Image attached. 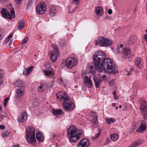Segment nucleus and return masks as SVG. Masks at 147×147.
<instances>
[{"label":"nucleus","mask_w":147,"mask_h":147,"mask_svg":"<svg viewBox=\"0 0 147 147\" xmlns=\"http://www.w3.org/2000/svg\"><path fill=\"white\" fill-rule=\"evenodd\" d=\"M46 4L43 2H41L37 5L36 9L37 13L40 14H43L46 9Z\"/></svg>","instance_id":"nucleus-8"},{"label":"nucleus","mask_w":147,"mask_h":147,"mask_svg":"<svg viewBox=\"0 0 147 147\" xmlns=\"http://www.w3.org/2000/svg\"><path fill=\"white\" fill-rule=\"evenodd\" d=\"M3 70H0V85H1L3 82L2 78L3 76Z\"/></svg>","instance_id":"nucleus-34"},{"label":"nucleus","mask_w":147,"mask_h":147,"mask_svg":"<svg viewBox=\"0 0 147 147\" xmlns=\"http://www.w3.org/2000/svg\"><path fill=\"white\" fill-rule=\"evenodd\" d=\"M23 74L24 75H29L27 69L25 68L23 72Z\"/></svg>","instance_id":"nucleus-39"},{"label":"nucleus","mask_w":147,"mask_h":147,"mask_svg":"<svg viewBox=\"0 0 147 147\" xmlns=\"http://www.w3.org/2000/svg\"><path fill=\"white\" fill-rule=\"evenodd\" d=\"M72 3L74 4H77L78 3L79 0H73Z\"/></svg>","instance_id":"nucleus-44"},{"label":"nucleus","mask_w":147,"mask_h":147,"mask_svg":"<svg viewBox=\"0 0 147 147\" xmlns=\"http://www.w3.org/2000/svg\"><path fill=\"white\" fill-rule=\"evenodd\" d=\"M94 79L95 87L97 88H98L100 86V82L101 81H100V80L96 79L95 78H94Z\"/></svg>","instance_id":"nucleus-29"},{"label":"nucleus","mask_w":147,"mask_h":147,"mask_svg":"<svg viewBox=\"0 0 147 147\" xmlns=\"http://www.w3.org/2000/svg\"><path fill=\"white\" fill-rule=\"evenodd\" d=\"M3 38V37L2 36L1 34H0V40H1Z\"/></svg>","instance_id":"nucleus-60"},{"label":"nucleus","mask_w":147,"mask_h":147,"mask_svg":"<svg viewBox=\"0 0 147 147\" xmlns=\"http://www.w3.org/2000/svg\"><path fill=\"white\" fill-rule=\"evenodd\" d=\"M27 119V114L23 112L20 115L18 119L19 122L21 123H24Z\"/></svg>","instance_id":"nucleus-15"},{"label":"nucleus","mask_w":147,"mask_h":147,"mask_svg":"<svg viewBox=\"0 0 147 147\" xmlns=\"http://www.w3.org/2000/svg\"><path fill=\"white\" fill-rule=\"evenodd\" d=\"M85 85L88 88H92L93 84L92 83L90 77H88L87 76L85 75L83 77Z\"/></svg>","instance_id":"nucleus-12"},{"label":"nucleus","mask_w":147,"mask_h":147,"mask_svg":"<svg viewBox=\"0 0 147 147\" xmlns=\"http://www.w3.org/2000/svg\"><path fill=\"white\" fill-rule=\"evenodd\" d=\"M113 95L114 98L116 100H117L118 99V97L117 95L116 92H115L113 93Z\"/></svg>","instance_id":"nucleus-42"},{"label":"nucleus","mask_w":147,"mask_h":147,"mask_svg":"<svg viewBox=\"0 0 147 147\" xmlns=\"http://www.w3.org/2000/svg\"><path fill=\"white\" fill-rule=\"evenodd\" d=\"M136 39V36H131L129 39L128 40V43L130 45H132Z\"/></svg>","instance_id":"nucleus-27"},{"label":"nucleus","mask_w":147,"mask_h":147,"mask_svg":"<svg viewBox=\"0 0 147 147\" xmlns=\"http://www.w3.org/2000/svg\"><path fill=\"white\" fill-rule=\"evenodd\" d=\"M12 44V41L11 40L9 42V45H11Z\"/></svg>","instance_id":"nucleus-57"},{"label":"nucleus","mask_w":147,"mask_h":147,"mask_svg":"<svg viewBox=\"0 0 147 147\" xmlns=\"http://www.w3.org/2000/svg\"><path fill=\"white\" fill-rule=\"evenodd\" d=\"M103 10L100 7H98L95 9V13L96 15L101 16L102 15Z\"/></svg>","instance_id":"nucleus-22"},{"label":"nucleus","mask_w":147,"mask_h":147,"mask_svg":"<svg viewBox=\"0 0 147 147\" xmlns=\"http://www.w3.org/2000/svg\"><path fill=\"white\" fill-rule=\"evenodd\" d=\"M24 19H21L18 23V28L20 30H21L22 29L24 28Z\"/></svg>","instance_id":"nucleus-25"},{"label":"nucleus","mask_w":147,"mask_h":147,"mask_svg":"<svg viewBox=\"0 0 147 147\" xmlns=\"http://www.w3.org/2000/svg\"><path fill=\"white\" fill-rule=\"evenodd\" d=\"M89 144V141L88 139L83 138L80 141L78 146V147H88Z\"/></svg>","instance_id":"nucleus-13"},{"label":"nucleus","mask_w":147,"mask_h":147,"mask_svg":"<svg viewBox=\"0 0 147 147\" xmlns=\"http://www.w3.org/2000/svg\"><path fill=\"white\" fill-rule=\"evenodd\" d=\"M98 129L99 130V131L98 133L96 134V138H96V139L99 136L100 134V133H101L100 131V129Z\"/></svg>","instance_id":"nucleus-43"},{"label":"nucleus","mask_w":147,"mask_h":147,"mask_svg":"<svg viewBox=\"0 0 147 147\" xmlns=\"http://www.w3.org/2000/svg\"><path fill=\"white\" fill-rule=\"evenodd\" d=\"M57 98L61 101L63 102L68 101L69 98L67 96L66 93L64 91L59 92L56 94Z\"/></svg>","instance_id":"nucleus-9"},{"label":"nucleus","mask_w":147,"mask_h":147,"mask_svg":"<svg viewBox=\"0 0 147 147\" xmlns=\"http://www.w3.org/2000/svg\"><path fill=\"white\" fill-rule=\"evenodd\" d=\"M106 76L105 75H102L100 78V81L103 82L104 80H105L106 79Z\"/></svg>","instance_id":"nucleus-36"},{"label":"nucleus","mask_w":147,"mask_h":147,"mask_svg":"<svg viewBox=\"0 0 147 147\" xmlns=\"http://www.w3.org/2000/svg\"><path fill=\"white\" fill-rule=\"evenodd\" d=\"M107 144L110 141V139L109 138H107L106 139Z\"/></svg>","instance_id":"nucleus-54"},{"label":"nucleus","mask_w":147,"mask_h":147,"mask_svg":"<svg viewBox=\"0 0 147 147\" xmlns=\"http://www.w3.org/2000/svg\"><path fill=\"white\" fill-rule=\"evenodd\" d=\"M65 45V43L64 42H63L62 43V46L61 47H63Z\"/></svg>","instance_id":"nucleus-59"},{"label":"nucleus","mask_w":147,"mask_h":147,"mask_svg":"<svg viewBox=\"0 0 147 147\" xmlns=\"http://www.w3.org/2000/svg\"><path fill=\"white\" fill-rule=\"evenodd\" d=\"M143 117L146 120H147V112L143 113Z\"/></svg>","instance_id":"nucleus-41"},{"label":"nucleus","mask_w":147,"mask_h":147,"mask_svg":"<svg viewBox=\"0 0 147 147\" xmlns=\"http://www.w3.org/2000/svg\"><path fill=\"white\" fill-rule=\"evenodd\" d=\"M9 134V132L6 131H4L2 134V136L3 137H7Z\"/></svg>","instance_id":"nucleus-35"},{"label":"nucleus","mask_w":147,"mask_h":147,"mask_svg":"<svg viewBox=\"0 0 147 147\" xmlns=\"http://www.w3.org/2000/svg\"><path fill=\"white\" fill-rule=\"evenodd\" d=\"M115 109L117 110L118 109V107H115Z\"/></svg>","instance_id":"nucleus-63"},{"label":"nucleus","mask_w":147,"mask_h":147,"mask_svg":"<svg viewBox=\"0 0 147 147\" xmlns=\"http://www.w3.org/2000/svg\"><path fill=\"white\" fill-rule=\"evenodd\" d=\"M9 100V98L7 97L6 98H5L4 100V102H5L7 103V102L8 101V100Z\"/></svg>","instance_id":"nucleus-49"},{"label":"nucleus","mask_w":147,"mask_h":147,"mask_svg":"<svg viewBox=\"0 0 147 147\" xmlns=\"http://www.w3.org/2000/svg\"><path fill=\"white\" fill-rule=\"evenodd\" d=\"M15 85L18 87L22 88L24 86L23 82L22 80H18L16 81Z\"/></svg>","instance_id":"nucleus-26"},{"label":"nucleus","mask_w":147,"mask_h":147,"mask_svg":"<svg viewBox=\"0 0 147 147\" xmlns=\"http://www.w3.org/2000/svg\"><path fill=\"white\" fill-rule=\"evenodd\" d=\"M33 68L34 67L33 66H31V67H29L27 69V70L29 74V73L31 72Z\"/></svg>","instance_id":"nucleus-38"},{"label":"nucleus","mask_w":147,"mask_h":147,"mask_svg":"<svg viewBox=\"0 0 147 147\" xmlns=\"http://www.w3.org/2000/svg\"><path fill=\"white\" fill-rule=\"evenodd\" d=\"M9 40H10L9 39H8L7 38L5 40L4 43L5 44L7 43Z\"/></svg>","instance_id":"nucleus-47"},{"label":"nucleus","mask_w":147,"mask_h":147,"mask_svg":"<svg viewBox=\"0 0 147 147\" xmlns=\"http://www.w3.org/2000/svg\"><path fill=\"white\" fill-rule=\"evenodd\" d=\"M28 40V37H26L22 42V45H24L26 43Z\"/></svg>","instance_id":"nucleus-37"},{"label":"nucleus","mask_w":147,"mask_h":147,"mask_svg":"<svg viewBox=\"0 0 147 147\" xmlns=\"http://www.w3.org/2000/svg\"><path fill=\"white\" fill-rule=\"evenodd\" d=\"M34 0H28L26 6L27 8H29L31 7L33 2Z\"/></svg>","instance_id":"nucleus-33"},{"label":"nucleus","mask_w":147,"mask_h":147,"mask_svg":"<svg viewBox=\"0 0 147 147\" xmlns=\"http://www.w3.org/2000/svg\"><path fill=\"white\" fill-rule=\"evenodd\" d=\"M76 9V7L74 8L73 11L72 12H73L74 11H75V10Z\"/></svg>","instance_id":"nucleus-61"},{"label":"nucleus","mask_w":147,"mask_h":147,"mask_svg":"<svg viewBox=\"0 0 147 147\" xmlns=\"http://www.w3.org/2000/svg\"><path fill=\"white\" fill-rule=\"evenodd\" d=\"M35 129L33 127H28L26 129V140L28 143L32 144L35 143Z\"/></svg>","instance_id":"nucleus-3"},{"label":"nucleus","mask_w":147,"mask_h":147,"mask_svg":"<svg viewBox=\"0 0 147 147\" xmlns=\"http://www.w3.org/2000/svg\"><path fill=\"white\" fill-rule=\"evenodd\" d=\"M63 108L66 111H68L74 108V104L71 102L70 98L68 99V101L63 102Z\"/></svg>","instance_id":"nucleus-10"},{"label":"nucleus","mask_w":147,"mask_h":147,"mask_svg":"<svg viewBox=\"0 0 147 147\" xmlns=\"http://www.w3.org/2000/svg\"><path fill=\"white\" fill-rule=\"evenodd\" d=\"M90 115L93 117V122L94 123L96 124L98 123L97 120V116L96 113L92 111L90 113Z\"/></svg>","instance_id":"nucleus-23"},{"label":"nucleus","mask_w":147,"mask_h":147,"mask_svg":"<svg viewBox=\"0 0 147 147\" xmlns=\"http://www.w3.org/2000/svg\"><path fill=\"white\" fill-rule=\"evenodd\" d=\"M62 110L61 109L60 110H53L52 113L54 115L62 114L63 113H62Z\"/></svg>","instance_id":"nucleus-28"},{"label":"nucleus","mask_w":147,"mask_h":147,"mask_svg":"<svg viewBox=\"0 0 147 147\" xmlns=\"http://www.w3.org/2000/svg\"><path fill=\"white\" fill-rule=\"evenodd\" d=\"M78 63V59L76 58H68L65 61V65L67 67L71 68L75 66Z\"/></svg>","instance_id":"nucleus-6"},{"label":"nucleus","mask_w":147,"mask_h":147,"mask_svg":"<svg viewBox=\"0 0 147 147\" xmlns=\"http://www.w3.org/2000/svg\"><path fill=\"white\" fill-rule=\"evenodd\" d=\"M146 101H144L143 102L142 105H141L140 108V110L143 113H146L147 110L145 105H146Z\"/></svg>","instance_id":"nucleus-24"},{"label":"nucleus","mask_w":147,"mask_h":147,"mask_svg":"<svg viewBox=\"0 0 147 147\" xmlns=\"http://www.w3.org/2000/svg\"><path fill=\"white\" fill-rule=\"evenodd\" d=\"M58 44H59V46L60 47H61L62 46V43L60 42V41H58Z\"/></svg>","instance_id":"nucleus-55"},{"label":"nucleus","mask_w":147,"mask_h":147,"mask_svg":"<svg viewBox=\"0 0 147 147\" xmlns=\"http://www.w3.org/2000/svg\"><path fill=\"white\" fill-rule=\"evenodd\" d=\"M93 62L95 69L98 72L103 71L109 74H117L118 70L113 60L106 58L105 53L98 51L93 55Z\"/></svg>","instance_id":"nucleus-1"},{"label":"nucleus","mask_w":147,"mask_h":147,"mask_svg":"<svg viewBox=\"0 0 147 147\" xmlns=\"http://www.w3.org/2000/svg\"><path fill=\"white\" fill-rule=\"evenodd\" d=\"M105 120L107 123L108 124L112 123L115 121V119L113 118H106Z\"/></svg>","instance_id":"nucleus-31"},{"label":"nucleus","mask_w":147,"mask_h":147,"mask_svg":"<svg viewBox=\"0 0 147 147\" xmlns=\"http://www.w3.org/2000/svg\"><path fill=\"white\" fill-rule=\"evenodd\" d=\"M112 105L113 106V107H114L115 106V104L114 103H113V104H112Z\"/></svg>","instance_id":"nucleus-64"},{"label":"nucleus","mask_w":147,"mask_h":147,"mask_svg":"<svg viewBox=\"0 0 147 147\" xmlns=\"http://www.w3.org/2000/svg\"><path fill=\"white\" fill-rule=\"evenodd\" d=\"M143 142L142 139L138 140L135 141L132 144L130 145L129 147H136L142 144Z\"/></svg>","instance_id":"nucleus-17"},{"label":"nucleus","mask_w":147,"mask_h":147,"mask_svg":"<svg viewBox=\"0 0 147 147\" xmlns=\"http://www.w3.org/2000/svg\"><path fill=\"white\" fill-rule=\"evenodd\" d=\"M12 36H13V34H10V35H9L8 36V37L7 38L8 39H9V40H10V39L11 38Z\"/></svg>","instance_id":"nucleus-51"},{"label":"nucleus","mask_w":147,"mask_h":147,"mask_svg":"<svg viewBox=\"0 0 147 147\" xmlns=\"http://www.w3.org/2000/svg\"><path fill=\"white\" fill-rule=\"evenodd\" d=\"M141 59L140 57H138L136 59L135 61V64L139 68H140V67H139V65L141 63Z\"/></svg>","instance_id":"nucleus-30"},{"label":"nucleus","mask_w":147,"mask_h":147,"mask_svg":"<svg viewBox=\"0 0 147 147\" xmlns=\"http://www.w3.org/2000/svg\"><path fill=\"white\" fill-rule=\"evenodd\" d=\"M52 46L53 50L51 52L49 53V55L52 61L55 62L56 61L57 57L59 55V50L56 45L53 44Z\"/></svg>","instance_id":"nucleus-5"},{"label":"nucleus","mask_w":147,"mask_h":147,"mask_svg":"<svg viewBox=\"0 0 147 147\" xmlns=\"http://www.w3.org/2000/svg\"><path fill=\"white\" fill-rule=\"evenodd\" d=\"M122 54L123 57L125 58H129L132 55L131 52L129 49L125 48L122 51Z\"/></svg>","instance_id":"nucleus-11"},{"label":"nucleus","mask_w":147,"mask_h":147,"mask_svg":"<svg viewBox=\"0 0 147 147\" xmlns=\"http://www.w3.org/2000/svg\"><path fill=\"white\" fill-rule=\"evenodd\" d=\"M12 147H20L19 144H18L17 145L13 146Z\"/></svg>","instance_id":"nucleus-56"},{"label":"nucleus","mask_w":147,"mask_h":147,"mask_svg":"<svg viewBox=\"0 0 147 147\" xmlns=\"http://www.w3.org/2000/svg\"><path fill=\"white\" fill-rule=\"evenodd\" d=\"M67 133L70 141L75 142L80 138L82 131L81 130L77 129L75 126L72 125L67 129Z\"/></svg>","instance_id":"nucleus-2"},{"label":"nucleus","mask_w":147,"mask_h":147,"mask_svg":"<svg viewBox=\"0 0 147 147\" xmlns=\"http://www.w3.org/2000/svg\"><path fill=\"white\" fill-rule=\"evenodd\" d=\"M133 70V69L132 68H130V72H131Z\"/></svg>","instance_id":"nucleus-62"},{"label":"nucleus","mask_w":147,"mask_h":147,"mask_svg":"<svg viewBox=\"0 0 147 147\" xmlns=\"http://www.w3.org/2000/svg\"><path fill=\"white\" fill-rule=\"evenodd\" d=\"M7 103L6 102H4V105L5 107L6 106Z\"/></svg>","instance_id":"nucleus-58"},{"label":"nucleus","mask_w":147,"mask_h":147,"mask_svg":"<svg viewBox=\"0 0 147 147\" xmlns=\"http://www.w3.org/2000/svg\"><path fill=\"white\" fill-rule=\"evenodd\" d=\"M56 12L57 11L55 7L54 6L51 7L49 11L50 15L52 17L54 16L56 14Z\"/></svg>","instance_id":"nucleus-20"},{"label":"nucleus","mask_w":147,"mask_h":147,"mask_svg":"<svg viewBox=\"0 0 147 147\" xmlns=\"http://www.w3.org/2000/svg\"><path fill=\"white\" fill-rule=\"evenodd\" d=\"M24 90L22 88L18 89L16 91V96L19 97L22 96L24 95Z\"/></svg>","instance_id":"nucleus-19"},{"label":"nucleus","mask_w":147,"mask_h":147,"mask_svg":"<svg viewBox=\"0 0 147 147\" xmlns=\"http://www.w3.org/2000/svg\"><path fill=\"white\" fill-rule=\"evenodd\" d=\"M16 2L17 4H20L21 2V0H16Z\"/></svg>","instance_id":"nucleus-50"},{"label":"nucleus","mask_w":147,"mask_h":147,"mask_svg":"<svg viewBox=\"0 0 147 147\" xmlns=\"http://www.w3.org/2000/svg\"><path fill=\"white\" fill-rule=\"evenodd\" d=\"M5 116L4 115H2L0 116V119L1 120H1L3 119L5 117Z\"/></svg>","instance_id":"nucleus-53"},{"label":"nucleus","mask_w":147,"mask_h":147,"mask_svg":"<svg viewBox=\"0 0 147 147\" xmlns=\"http://www.w3.org/2000/svg\"><path fill=\"white\" fill-rule=\"evenodd\" d=\"M112 43V41L110 39L102 37L96 41L95 45H98L101 47H106L111 46Z\"/></svg>","instance_id":"nucleus-4"},{"label":"nucleus","mask_w":147,"mask_h":147,"mask_svg":"<svg viewBox=\"0 0 147 147\" xmlns=\"http://www.w3.org/2000/svg\"><path fill=\"white\" fill-rule=\"evenodd\" d=\"M45 75L48 76H51L54 74V71L53 70H48L47 69L42 70Z\"/></svg>","instance_id":"nucleus-18"},{"label":"nucleus","mask_w":147,"mask_h":147,"mask_svg":"<svg viewBox=\"0 0 147 147\" xmlns=\"http://www.w3.org/2000/svg\"><path fill=\"white\" fill-rule=\"evenodd\" d=\"M36 138L37 140L39 142H41L44 139L43 136L40 132H38L36 133Z\"/></svg>","instance_id":"nucleus-21"},{"label":"nucleus","mask_w":147,"mask_h":147,"mask_svg":"<svg viewBox=\"0 0 147 147\" xmlns=\"http://www.w3.org/2000/svg\"><path fill=\"white\" fill-rule=\"evenodd\" d=\"M123 47V45H120L119 47H118L117 48V51L116 52V53H118L119 51H120V48H122Z\"/></svg>","instance_id":"nucleus-40"},{"label":"nucleus","mask_w":147,"mask_h":147,"mask_svg":"<svg viewBox=\"0 0 147 147\" xmlns=\"http://www.w3.org/2000/svg\"><path fill=\"white\" fill-rule=\"evenodd\" d=\"M114 83V81H110L109 82V84L110 86H112V85H113Z\"/></svg>","instance_id":"nucleus-52"},{"label":"nucleus","mask_w":147,"mask_h":147,"mask_svg":"<svg viewBox=\"0 0 147 147\" xmlns=\"http://www.w3.org/2000/svg\"><path fill=\"white\" fill-rule=\"evenodd\" d=\"M10 12L11 15H10L9 12L6 9H3L1 11V13L3 17L10 20L11 19V17L13 18L15 17V12L13 9H11Z\"/></svg>","instance_id":"nucleus-7"},{"label":"nucleus","mask_w":147,"mask_h":147,"mask_svg":"<svg viewBox=\"0 0 147 147\" xmlns=\"http://www.w3.org/2000/svg\"><path fill=\"white\" fill-rule=\"evenodd\" d=\"M108 13L109 14H111L112 13V11L111 9H109L108 11Z\"/></svg>","instance_id":"nucleus-48"},{"label":"nucleus","mask_w":147,"mask_h":147,"mask_svg":"<svg viewBox=\"0 0 147 147\" xmlns=\"http://www.w3.org/2000/svg\"><path fill=\"white\" fill-rule=\"evenodd\" d=\"M146 123L145 121L142 120L141 121L140 126L137 129V131L139 132H142L146 129Z\"/></svg>","instance_id":"nucleus-14"},{"label":"nucleus","mask_w":147,"mask_h":147,"mask_svg":"<svg viewBox=\"0 0 147 147\" xmlns=\"http://www.w3.org/2000/svg\"><path fill=\"white\" fill-rule=\"evenodd\" d=\"M0 129H5V126L2 125H0Z\"/></svg>","instance_id":"nucleus-45"},{"label":"nucleus","mask_w":147,"mask_h":147,"mask_svg":"<svg viewBox=\"0 0 147 147\" xmlns=\"http://www.w3.org/2000/svg\"><path fill=\"white\" fill-rule=\"evenodd\" d=\"M144 38L146 41L147 42V33L144 35Z\"/></svg>","instance_id":"nucleus-46"},{"label":"nucleus","mask_w":147,"mask_h":147,"mask_svg":"<svg viewBox=\"0 0 147 147\" xmlns=\"http://www.w3.org/2000/svg\"><path fill=\"white\" fill-rule=\"evenodd\" d=\"M47 87V83L45 82H41L38 90V91L42 92L44 91Z\"/></svg>","instance_id":"nucleus-16"},{"label":"nucleus","mask_w":147,"mask_h":147,"mask_svg":"<svg viewBox=\"0 0 147 147\" xmlns=\"http://www.w3.org/2000/svg\"><path fill=\"white\" fill-rule=\"evenodd\" d=\"M111 139L113 141H115L118 138V136L116 134H113L111 136Z\"/></svg>","instance_id":"nucleus-32"}]
</instances>
